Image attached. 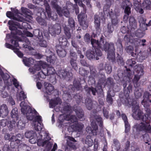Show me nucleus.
<instances>
[{
  "mask_svg": "<svg viewBox=\"0 0 151 151\" xmlns=\"http://www.w3.org/2000/svg\"><path fill=\"white\" fill-rule=\"evenodd\" d=\"M111 91L109 90L107 93L106 98L107 101L109 104H112L113 103V99L112 97H113L114 95V94H111Z\"/></svg>",
  "mask_w": 151,
  "mask_h": 151,
  "instance_id": "nucleus-45",
  "label": "nucleus"
},
{
  "mask_svg": "<svg viewBox=\"0 0 151 151\" xmlns=\"http://www.w3.org/2000/svg\"><path fill=\"white\" fill-rule=\"evenodd\" d=\"M84 89L86 90L88 93L89 94L90 92L91 91L93 94L94 95H95L96 92H98L95 88H90L87 87V86H85L84 88Z\"/></svg>",
  "mask_w": 151,
  "mask_h": 151,
  "instance_id": "nucleus-48",
  "label": "nucleus"
},
{
  "mask_svg": "<svg viewBox=\"0 0 151 151\" xmlns=\"http://www.w3.org/2000/svg\"><path fill=\"white\" fill-rule=\"evenodd\" d=\"M35 60L31 58H28L26 57H24L23 59V61L24 65L28 67H29L31 64H34Z\"/></svg>",
  "mask_w": 151,
  "mask_h": 151,
  "instance_id": "nucleus-40",
  "label": "nucleus"
},
{
  "mask_svg": "<svg viewBox=\"0 0 151 151\" xmlns=\"http://www.w3.org/2000/svg\"><path fill=\"white\" fill-rule=\"evenodd\" d=\"M2 76L5 86L8 90L12 89L13 85L17 89L16 95L17 101H21L26 98V96L22 91L21 85L17 79L14 78H11L8 74H5Z\"/></svg>",
  "mask_w": 151,
  "mask_h": 151,
  "instance_id": "nucleus-7",
  "label": "nucleus"
},
{
  "mask_svg": "<svg viewBox=\"0 0 151 151\" xmlns=\"http://www.w3.org/2000/svg\"><path fill=\"white\" fill-rule=\"evenodd\" d=\"M49 31L52 36H55L56 35H59L60 33L61 27L57 24H50L49 26Z\"/></svg>",
  "mask_w": 151,
  "mask_h": 151,
  "instance_id": "nucleus-22",
  "label": "nucleus"
},
{
  "mask_svg": "<svg viewBox=\"0 0 151 151\" xmlns=\"http://www.w3.org/2000/svg\"><path fill=\"white\" fill-rule=\"evenodd\" d=\"M133 36L131 35L130 36L129 34L125 36L124 37V40H125L127 41V42H130L131 43H134V45H135V55H137V57L139 58V59L141 61L142 60H144L146 58V57L144 56H140V53L137 54V50L138 47L139 46H144L146 45L145 43L146 42V40L145 39H142V40L140 39H136L134 40V41H133Z\"/></svg>",
  "mask_w": 151,
  "mask_h": 151,
  "instance_id": "nucleus-9",
  "label": "nucleus"
},
{
  "mask_svg": "<svg viewBox=\"0 0 151 151\" xmlns=\"http://www.w3.org/2000/svg\"><path fill=\"white\" fill-rule=\"evenodd\" d=\"M91 42L95 50H99L98 48H101L105 51H108L107 58L112 62L115 61V54L114 52L115 49L112 43H108L104 37H102L99 42L98 40L94 39H91Z\"/></svg>",
  "mask_w": 151,
  "mask_h": 151,
  "instance_id": "nucleus-6",
  "label": "nucleus"
},
{
  "mask_svg": "<svg viewBox=\"0 0 151 151\" xmlns=\"http://www.w3.org/2000/svg\"><path fill=\"white\" fill-rule=\"evenodd\" d=\"M114 144L113 146V148L116 150H120V145L118 141L116 139H114Z\"/></svg>",
  "mask_w": 151,
  "mask_h": 151,
  "instance_id": "nucleus-51",
  "label": "nucleus"
},
{
  "mask_svg": "<svg viewBox=\"0 0 151 151\" xmlns=\"http://www.w3.org/2000/svg\"><path fill=\"white\" fill-rule=\"evenodd\" d=\"M36 20L38 23L41 25H45L46 24L45 20L41 17H38L36 18Z\"/></svg>",
  "mask_w": 151,
  "mask_h": 151,
  "instance_id": "nucleus-59",
  "label": "nucleus"
},
{
  "mask_svg": "<svg viewBox=\"0 0 151 151\" xmlns=\"http://www.w3.org/2000/svg\"><path fill=\"white\" fill-rule=\"evenodd\" d=\"M44 147L45 148V149L44 151H55L57 148V145L56 143H55L52 149L51 150V149L52 147L49 149L47 147L46 148V147Z\"/></svg>",
  "mask_w": 151,
  "mask_h": 151,
  "instance_id": "nucleus-64",
  "label": "nucleus"
},
{
  "mask_svg": "<svg viewBox=\"0 0 151 151\" xmlns=\"http://www.w3.org/2000/svg\"><path fill=\"white\" fill-rule=\"evenodd\" d=\"M37 64L33 67L29 68V71L32 74H34L37 71L41 70L42 68L43 69H45L47 66V64L46 62L42 61H38Z\"/></svg>",
  "mask_w": 151,
  "mask_h": 151,
  "instance_id": "nucleus-19",
  "label": "nucleus"
},
{
  "mask_svg": "<svg viewBox=\"0 0 151 151\" xmlns=\"http://www.w3.org/2000/svg\"><path fill=\"white\" fill-rule=\"evenodd\" d=\"M74 87L72 85H70L68 87V90L63 91V98L65 99L69 100L71 98V96L70 93L73 92L74 90L76 89L77 90H82V88L79 81L75 80L73 82Z\"/></svg>",
  "mask_w": 151,
  "mask_h": 151,
  "instance_id": "nucleus-13",
  "label": "nucleus"
},
{
  "mask_svg": "<svg viewBox=\"0 0 151 151\" xmlns=\"http://www.w3.org/2000/svg\"><path fill=\"white\" fill-rule=\"evenodd\" d=\"M45 55L47 56L46 60L48 63L53 64L57 61L56 57L52 52L49 50H46Z\"/></svg>",
  "mask_w": 151,
  "mask_h": 151,
  "instance_id": "nucleus-25",
  "label": "nucleus"
},
{
  "mask_svg": "<svg viewBox=\"0 0 151 151\" xmlns=\"http://www.w3.org/2000/svg\"><path fill=\"white\" fill-rule=\"evenodd\" d=\"M28 7L30 9H34L35 11H37V10H39V12H40V14H43L45 15L46 18H47L48 17L46 14V12L44 11V9L42 8H37L35 6L30 4H28Z\"/></svg>",
  "mask_w": 151,
  "mask_h": 151,
  "instance_id": "nucleus-36",
  "label": "nucleus"
},
{
  "mask_svg": "<svg viewBox=\"0 0 151 151\" xmlns=\"http://www.w3.org/2000/svg\"><path fill=\"white\" fill-rule=\"evenodd\" d=\"M32 138L29 139V142L31 144H35L37 142V145L39 146L46 147V148H50L52 147L53 143L50 140H47L45 138L46 137L42 135H40L39 133L36 134L35 136L32 137Z\"/></svg>",
  "mask_w": 151,
  "mask_h": 151,
  "instance_id": "nucleus-8",
  "label": "nucleus"
},
{
  "mask_svg": "<svg viewBox=\"0 0 151 151\" xmlns=\"http://www.w3.org/2000/svg\"><path fill=\"white\" fill-rule=\"evenodd\" d=\"M3 151H17V150L14 148H11L9 145H4L3 149Z\"/></svg>",
  "mask_w": 151,
  "mask_h": 151,
  "instance_id": "nucleus-56",
  "label": "nucleus"
},
{
  "mask_svg": "<svg viewBox=\"0 0 151 151\" xmlns=\"http://www.w3.org/2000/svg\"><path fill=\"white\" fill-rule=\"evenodd\" d=\"M8 112V107L6 105L3 104L0 106V116L2 117L6 116Z\"/></svg>",
  "mask_w": 151,
  "mask_h": 151,
  "instance_id": "nucleus-30",
  "label": "nucleus"
},
{
  "mask_svg": "<svg viewBox=\"0 0 151 151\" xmlns=\"http://www.w3.org/2000/svg\"><path fill=\"white\" fill-rule=\"evenodd\" d=\"M29 147V146H27L26 145L24 144H21L18 146V151H21V149H22L24 150H28Z\"/></svg>",
  "mask_w": 151,
  "mask_h": 151,
  "instance_id": "nucleus-54",
  "label": "nucleus"
},
{
  "mask_svg": "<svg viewBox=\"0 0 151 151\" xmlns=\"http://www.w3.org/2000/svg\"><path fill=\"white\" fill-rule=\"evenodd\" d=\"M18 10H16L14 13H16V14L14 16V14L11 12L8 11L7 12L6 15L7 17L10 19H14L18 21H23V18L20 17V15L18 14Z\"/></svg>",
  "mask_w": 151,
  "mask_h": 151,
  "instance_id": "nucleus-27",
  "label": "nucleus"
},
{
  "mask_svg": "<svg viewBox=\"0 0 151 151\" xmlns=\"http://www.w3.org/2000/svg\"><path fill=\"white\" fill-rule=\"evenodd\" d=\"M134 92V95L135 97L137 98H138L141 97L142 94V90L140 89H136Z\"/></svg>",
  "mask_w": 151,
  "mask_h": 151,
  "instance_id": "nucleus-61",
  "label": "nucleus"
},
{
  "mask_svg": "<svg viewBox=\"0 0 151 151\" xmlns=\"http://www.w3.org/2000/svg\"><path fill=\"white\" fill-rule=\"evenodd\" d=\"M22 113L26 115L28 120H32V124L34 129L39 133L40 135L46 137L47 140H50L51 138L49 133L44 131V129L42 123L41 116L38 115V113L35 109H32L24 101H22L20 104Z\"/></svg>",
  "mask_w": 151,
  "mask_h": 151,
  "instance_id": "nucleus-2",
  "label": "nucleus"
},
{
  "mask_svg": "<svg viewBox=\"0 0 151 151\" xmlns=\"http://www.w3.org/2000/svg\"><path fill=\"white\" fill-rule=\"evenodd\" d=\"M113 2L114 0H107V5L104 6L103 11L105 15L109 16L111 18L112 25L116 26L118 23V20L117 17L118 15L115 14L112 9L111 11L109 9L110 6Z\"/></svg>",
  "mask_w": 151,
  "mask_h": 151,
  "instance_id": "nucleus-10",
  "label": "nucleus"
},
{
  "mask_svg": "<svg viewBox=\"0 0 151 151\" xmlns=\"http://www.w3.org/2000/svg\"><path fill=\"white\" fill-rule=\"evenodd\" d=\"M117 46V52L118 56L117 57V59L119 64L121 65H124V62L123 58L121 57L120 55H121L123 52V49L121 42L120 39L118 40L116 43Z\"/></svg>",
  "mask_w": 151,
  "mask_h": 151,
  "instance_id": "nucleus-21",
  "label": "nucleus"
},
{
  "mask_svg": "<svg viewBox=\"0 0 151 151\" xmlns=\"http://www.w3.org/2000/svg\"><path fill=\"white\" fill-rule=\"evenodd\" d=\"M44 71L42 70L38 72L37 75H35L33 76V78L35 81H37L40 80L41 78L44 79L46 78L47 74L52 75L55 73L54 69L52 67L47 68V70Z\"/></svg>",
  "mask_w": 151,
  "mask_h": 151,
  "instance_id": "nucleus-16",
  "label": "nucleus"
},
{
  "mask_svg": "<svg viewBox=\"0 0 151 151\" xmlns=\"http://www.w3.org/2000/svg\"><path fill=\"white\" fill-rule=\"evenodd\" d=\"M94 26L97 31H99L100 25V19L104 21L105 19L102 13L99 15H96L94 17Z\"/></svg>",
  "mask_w": 151,
  "mask_h": 151,
  "instance_id": "nucleus-26",
  "label": "nucleus"
},
{
  "mask_svg": "<svg viewBox=\"0 0 151 151\" xmlns=\"http://www.w3.org/2000/svg\"><path fill=\"white\" fill-rule=\"evenodd\" d=\"M68 22L69 25L72 30H73V29H74L75 24L73 19L71 18H69L68 20Z\"/></svg>",
  "mask_w": 151,
  "mask_h": 151,
  "instance_id": "nucleus-57",
  "label": "nucleus"
},
{
  "mask_svg": "<svg viewBox=\"0 0 151 151\" xmlns=\"http://www.w3.org/2000/svg\"><path fill=\"white\" fill-rule=\"evenodd\" d=\"M77 115L78 118L81 119V120H84L85 119L84 116V114L83 110L79 107H74L73 109Z\"/></svg>",
  "mask_w": 151,
  "mask_h": 151,
  "instance_id": "nucleus-33",
  "label": "nucleus"
},
{
  "mask_svg": "<svg viewBox=\"0 0 151 151\" xmlns=\"http://www.w3.org/2000/svg\"><path fill=\"white\" fill-rule=\"evenodd\" d=\"M64 30V33L68 39H69L71 37V34L70 32V29L65 25L63 26Z\"/></svg>",
  "mask_w": 151,
  "mask_h": 151,
  "instance_id": "nucleus-49",
  "label": "nucleus"
},
{
  "mask_svg": "<svg viewBox=\"0 0 151 151\" xmlns=\"http://www.w3.org/2000/svg\"><path fill=\"white\" fill-rule=\"evenodd\" d=\"M70 63L72 68L75 70H77L78 67L76 63V60H72L70 61Z\"/></svg>",
  "mask_w": 151,
  "mask_h": 151,
  "instance_id": "nucleus-60",
  "label": "nucleus"
},
{
  "mask_svg": "<svg viewBox=\"0 0 151 151\" xmlns=\"http://www.w3.org/2000/svg\"><path fill=\"white\" fill-rule=\"evenodd\" d=\"M141 139H142L145 142V143H148L150 141V139L148 134H145L141 137Z\"/></svg>",
  "mask_w": 151,
  "mask_h": 151,
  "instance_id": "nucleus-53",
  "label": "nucleus"
},
{
  "mask_svg": "<svg viewBox=\"0 0 151 151\" xmlns=\"http://www.w3.org/2000/svg\"><path fill=\"white\" fill-rule=\"evenodd\" d=\"M95 53L93 49H89L86 52V55L87 58L90 60L96 58V60L99 59L98 57H101L102 55V53L99 50H95Z\"/></svg>",
  "mask_w": 151,
  "mask_h": 151,
  "instance_id": "nucleus-20",
  "label": "nucleus"
},
{
  "mask_svg": "<svg viewBox=\"0 0 151 151\" xmlns=\"http://www.w3.org/2000/svg\"><path fill=\"white\" fill-rule=\"evenodd\" d=\"M58 40L60 45L62 46H66L68 44L67 39L63 36L60 37Z\"/></svg>",
  "mask_w": 151,
  "mask_h": 151,
  "instance_id": "nucleus-43",
  "label": "nucleus"
},
{
  "mask_svg": "<svg viewBox=\"0 0 151 151\" xmlns=\"http://www.w3.org/2000/svg\"><path fill=\"white\" fill-rule=\"evenodd\" d=\"M65 138L66 139L67 144L69 147L73 149H76V145L75 142H76V141L73 137L65 135Z\"/></svg>",
  "mask_w": 151,
  "mask_h": 151,
  "instance_id": "nucleus-28",
  "label": "nucleus"
},
{
  "mask_svg": "<svg viewBox=\"0 0 151 151\" xmlns=\"http://www.w3.org/2000/svg\"><path fill=\"white\" fill-rule=\"evenodd\" d=\"M39 44L40 46L44 47H46L47 46V41L43 40L40 41Z\"/></svg>",
  "mask_w": 151,
  "mask_h": 151,
  "instance_id": "nucleus-62",
  "label": "nucleus"
},
{
  "mask_svg": "<svg viewBox=\"0 0 151 151\" xmlns=\"http://www.w3.org/2000/svg\"><path fill=\"white\" fill-rule=\"evenodd\" d=\"M11 124V125L13 124V122L12 121H10L9 122L8 121L7 119H4L1 120L0 121V127H5L6 125L8 127V124ZM9 128V127H8Z\"/></svg>",
  "mask_w": 151,
  "mask_h": 151,
  "instance_id": "nucleus-46",
  "label": "nucleus"
},
{
  "mask_svg": "<svg viewBox=\"0 0 151 151\" xmlns=\"http://www.w3.org/2000/svg\"><path fill=\"white\" fill-rule=\"evenodd\" d=\"M144 68L143 65L141 64L136 65L134 67V77L132 81L134 84V86L136 88L139 86L138 81L144 74Z\"/></svg>",
  "mask_w": 151,
  "mask_h": 151,
  "instance_id": "nucleus-12",
  "label": "nucleus"
},
{
  "mask_svg": "<svg viewBox=\"0 0 151 151\" xmlns=\"http://www.w3.org/2000/svg\"><path fill=\"white\" fill-rule=\"evenodd\" d=\"M20 17L23 18V21H20V22H23L22 24L20 23L17 22H14L12 20H9L8 22V24L9 25V28L10 30L12 31H14L15 34L16 35H21L22 36L23 35L27 37H33V35L31 32L25 30L23 32L24 34L22 32L19 30L17 29V28L23 29H30L31 27L29 24L27 22H24L26 21L28 22H30V21L32 19V17L30 15H27L25 18H23L22 17L20 16ZM14 33L13 32H12V34Z\"/></svg>",
  "mask_w": 151,
  "mask_h": 151,
  "instance_id": "nucleus-4",
  "label": "nucleus"
},
{
  "mask_svg": "<svg viewBox=\"0 0 151 151\" xmlns=\"http://www.w3.org/2000/svg\"><path fill=\"white\" fill-rule=\"evenodd\" d=\"M24 45V48H27L29 51V53L32 55H36V58L38 59H40L42 57V55L39 53L36 54V51L32 47L29 46L27 45Z\"/></svg>",
  "mask_w": 151,
  "mask_h": 151,
  "instance_id": "nucleus-29",
  "label": "nucleus"
},
{
  "mask_svg": "<svg viewBox=\"0 0 151 151\" xmlns=\"http://www.w3.org/2000/svg\"><path fill=\"white\" fill-rule=\"evenodd\" d=\"M42 1V0H33V3L35 4H39ZM50 0H45L44 5L45 7L46 10L45 12L49 19L56 20L57 19V15L56 14L54 15L53 13H51L50 6L48 3V2Z\"/></svg>",
  "mask_w": 151,
  "mask_h": 151,
  "instance_id": "nucleus-15",
  "label": "nucleus"
},
{
  "mask_svg": "<svg viewBox=\"0 0 151 151\" xmlns=\"http://www.w3.org/2000/svg\"><path fill=\"white\" fill-rule=\"evenodd\" d=\"M142 104L145 107V110L147 113L144 115L139 109V104L136 101H133L132 103V116L135 119H141L145 122L136 124L133 128L135 129L137 132L142 131L151 134V126L150 124L151 120L150 114H151V110L149 108V106L151 104V95L148 92L144 93Z\"/></svg>",
  "mask_w": 151,
  "mask_h": 151,
  "instance_id": "nucleus-1",
  "label": "nucleus"
},
{
  "mask_svg": "<svg viewBox=\"0 0 151 151\" xmlns=\"http://www.w3.org/2000/svg\"><path fill=\"white\" fill-rule=\"evenodd\" d=\"M150 0H144L142 4V7L145 9H151Z\"/></svg>",
  "mask_w": 151,
  "mask_h": 151,
  "instance_id": "nucleus-44",
  "label": "nucleus"
},
{
  "mask_svg": "<svg viewBox=\"0 0 151 151\" xmlns=\"http://www.w3.org/2000/svg\"><path fill=\"white\" fill-rule=\"evenodd\" d=\"M129 21V29L130 28L132 30L135 29L136 27L137 24L134 18L132 17H130Z\"/></svg>",
  "mask_w": 151,
  "mask_h": 151,
  "instance_id": "nucleus-41",
  "label": "nucleus"
},
{
  "mask_svg": "<svg viewBox=\"0 0 151 151\" xmlns=\"http://www.w3.org/2000/svg\"><path fill=\"white\" fill-rule=\"evenodd\" d=\"M133 75L131 76V78H130V80L128 81L127 80V81H124L122 80V83H124L125 81V83H124L123 84V86L124 87V96L122 98L121 96L120 95H119V97L120 98V99L122 102L125 106H129L130 105V103L129 101V100H130L129 98V93L132 91V87L129 86L127 88V91H126V87L127 85V82H129L131 81V80L132 79L133 77Z\"/></svg>",
  "mask_w": 151,
  "mask_h": 151,
  "instance_id": "nucleus-11",
  "label": "nucleus"
},
{
  "mask_svg": "<svg viewBox=\"0 0 151 151\" xmlns=\"http://www.w3.org/2000/svg\"><path fill=\"white\" fill-rule=\"evenodd\" d=\"M99 81L98 82V87L100 91H102V86H105L106 84H111L112 83V79L110 78H108L106 81L104 73H101L98 75Z\"/></svg>",
  "mask_w": 151,
  "mask_h": 151,
  "instance_id": "nucleus-17",
  "label": "nucleus"
},
{
  "mask_svg": "<svg viewBox=\"0 0 151 151\" xmlns=\"http://www.w3.org/2000/svg\"><path fill=\"white\" fill-rule=\"evenodd\" d=\"M79 73L82 76L85 77L89 73L88 70H86L84 68H81L79 69Z\"/></svg>",
  "mask_w": 151,
  "mask_h": 151,
  "instance_id": "nucleus-52",
  "label": "nucleus"
},
{
  "mask_svg": "<svg viewBox=\"0 0 151 151\" xmlns=\"http://www.w3.org/2000/svg\"><path fill=\"white\" fill-rule=\"evenodd\" d=\"M126 63L129 66V68L127 69V71L129 73H131V69L132 68L133 65L136 63V62L134 59H129L127 60Z\"/></svg>",
  "mask_w": 151,
  "mask_h": 151,
  "instance_id": "nucleus-42",
  "label": "nucleus"
},
{
  "mask_svg": "<svg viewBox=\"0 0 151 151\" xmlns=\"http://www.w3.org/2000/svg\"><path fill=\"white\" fill-rule=\"evenodd\" d=\"M65 114H60L58 118V120L63 127L61 123L64 122L65 126H70L73 131L80 132L83 127V125L77 122L78 119L74 115H71L72 112L71 108L68 104H66L63 108Z\"/></svg>",
  "mask_w": 151,
  "mask_h": 151,
  "instance_id": "nucleus-3",
  "label": "nucleus"
},
{
  "mask_svg": "<svg viewBox=\"0 0 151 151\" xmlns=\"http://www.w3.org/2000/svg\"><path fill=\"white\" fill-rule=\"evenodd\" d=\"M94 71H92L91 70V76L90 77L89 79L88 80V81L89 82L90 81H91V79L92 80L93 83H93H95V78H97V75L96 74V73L95 71V70H94Z\"/></svg>",
  "mask_w": 151,
  "mask_h": 151,
  "instance_id": "nucleus-50",
  "label": "nucleus"
},
{
  "mask_svg": "<svg viewBox=\"0 0 151 151\" xmlns=\"http://www.w3.org/2000/svg\"><path fill=\"white\" fill-rule=\"evenodd\" d=\"M134 7L136 11L141 14L144 12L143 9L141 8L140 3L136 0L134 1Z\"/></svg>",
  "mask_w": 151,
  "mask_h": 151,
  "instance_id": "nucleus-37",
  "label": "nucleus"
},
{
  "mask_svg": "<svg viewBox=\"0 0 151 151\" xmlns=\"http://www.w3.org/2000/svg\"><path fill=\"white\" fill-rule=\"evenodd\" d=\"M36 134V133L34 132L32 130H28L25 132V136L27 138H30L31 137L35 136V135Z\"/></svg>",
  "mask_w": 151,
  "mask_h": 151,
  "instance_id": "nucleus-47",
  "label": "nucleus"
},
{
  "mask_svg": "<svg viewBox=\"0 0 151 151\" xmlns=\"http://www.w3.org/2000/svg\"><path fill=\"white\" fill-rule=\"evenodd\" d=\"M61 102V100L59 98H57L54 99H52L49 102L50 107L51 108L55 107L56 106L60 104Z\"/></svg>",
  "mask_w": 151,
  "mask_h": 151,
  "instance_id": "nucleus-35",
  "label": "nucleus"
},
{
  "mask_svg": "<svg viewBox=\"0 0 151 151\" xmlns=\"http://www.w3.org/2000/svg\"><path fill=\"white\" fill-rule=\"evenodd\" d=\"M86 105L87 109L90 110L94 107L97 104L95 101H93L91 99L88 98L86 100Z\"/></svg>",
  "mask_w": 151,
  "mask_h": 151,
  "instance_id": "nucleus-32",
  "label": "nucleus"
},
{
  "mask_svg": "<svg viewBox=\"0 0 151 151\" xmlns=\"http://www.w3.org/2000/svg\"><path fill=\"white\" fill-rule=\"evenodd\" d=\"M6 41L8 42L9 41H11V43L14 45H13L6 42L5 44V46L7 48L11 49L14 51L16 47H19L18 41L19 39L15 34L10 35L9 34H7L5 39Z\"/></svg>",
  "mask_w": 151,
  "mask_h": 151,
  "instance_id": "nucleus-14",
  "label": "nucleus"
},
{
  "mask_svg": "<svg viewBox=\"0 0 151 151\" xmlns=\"http://www.w3.org/2000/svg\"><path fill=\"white\" fill-rule=\"evenodd\" d=\"M11 116L12 118V122L13 124L11 125V124H8V127L10 130H12L14 127L15 126V121H17L18 118V109L17 108H15L13 109L11 113Z\"/></svg>",
  "mask_w": 151,
  "mask_h": 151,
  "instance_id": "nucleus-23",
  "label": "nucleus"
},
{
  "mask_svg": "<svg viewBox=\"0 0 151 151\" xmlns=\"http://www.w3.org/2000/svg\"><path fill=\"white\" fill-rule=\"evenodd\" d=\"M44 86L45 89L44 92L45 94H47L50 95L54 89V87L52 84L46 82H45Z\"/></svg>",
  "mask_w": 151,
  "mask_h": 151,
  "instance_id": "nucleus-31",
  "label": "nucleus"
},
{
  "mask_svg": "<svg viewBox=\"0 0 151 151\" xmlns=\"http://www.w3.org/2000/svg\"><path fill=\"white\" fill-rule=\"evenodd\" d=\"M70 60H76L77 59V55L76 52L71 51H70Z\"/></svg>",
  "mask_w": 151,
  "mask_h": 151,
  "instance_id": "nucleus-63",
  "label": "nucleus"
},
{
  "mask_svg": "<svg viewBox=\"0 0 151 151\" xmlns=\"http://www.w3.org/2000/svg\"><path fill=\"white\" fill-rule=\"evenodd\" d=\"M132 75L133 74L132 73H129L127 70L126 71H124L123 70H119L118 72V77L114 76V77L116 80H118L119 79L121 81L123 80L127 81V80L130 81V78Z\"/></svg>",
  "mask_w": 151,
  "mask_h": 151,
  "instance_id": "nucleus-18",
  "label": "nucleus"
},
{
  "mask_svg": "<svg viewBox=\"0 0 151 151\" xmlns=\"http://www.w3.org/2000/svg\"><path fill=\"white\" fill-rule=\"evenodd\" d=\"M129 27L128 26V30H127L124 26H123L121 29V32L123 33H127L128 34L130 33V32L132 33V32L133 31V30L131 29L130 28L129 29Z\"/></svg>",
  "mask_w": 151,
  "mask_h": 151,
  "instance_id": "nucleus-55",
  "label": "nucleus"
},
{
  "mask_svg": "<svg viewBox=\"0 0 151 151\" xmlns=\"http://www.w3.org/2000/svg\"><path fill=\"white\" fill-rule=\"evenodd\" d=\"M121 117L124 123L125 132H127L129 130L130 127V125L128 121L126 115L123 114H122Z\"/></svg>",
  "mask_w": 151,
  "mask_h": 151,
  "instance_id": "nucleus-34",
  "label": "nucleus"
},
{
  "mask_svg": "<svg viewBox=\"0 0 151 151\" xmlns=\"http://www.w3.org/2000/svg\"><path fill=\"white\" fill-rule=\"evenodd\" d=\"M91 121L92 119L93 118V120L91 122V127L88 126L86 128L87 132L90 135L87 136L86 139V144L88 147H91L93 145V140L91 136L92 135H96L98 132V126L96 122H97L100 127H102L103 125L102 118L100 116L93 112L91 113Z\"/></svg>",
  "mask_w": 151,
  "mask_h": 151,
  "instance_id": "nucleus-5",
  "label": "nucleus"
},
{
  "mask_svg": "<svg viewBox=\"0 0 151 151\" xmlns=\"http://www.w3.org/2000/svg\"><path fill=\"white\" fill-rule=\"evenodd\" d=\"M57 52L60 57H64L66 55L65 51L63 49L61 46H58L56 47Z\"/></svg>",
  "mask_w": 151,
  "mask_h": 151,
  "instance_id": "nucleus-38",
  "label": "nucleus"
},
{
  "mask_svg": "<svg viewBox=\"0 0 151 151\" xmlns=\"http://www.w3.org/2000/svg\"><path fill=\"white\" fill-rule=\"evenodd\" d=\"M74 98L76 99V103L78 104H80L81 102L83 103L82 97L80 94H76L74 96Z\"/></svg>",
  "mask_w": 151,
  "mask_h": 151,
  "instance_id": "nucleus-58",
  "label": "nucleus"
},
{
  "mask_svg": "<svg viewBox=\"0 0 151 151\" xmlns=\"http://www.w3.org/2000/svg\"><path fill=\"white\" fill-rule=\"evenodd\" d=\"M22 118H21L20 120L18 121L17 124H16L15 122V125L14 127L16 125H17L18 128L19 129H23L24 128L25 126V121H26V119L25 118V119H23V120H22Z\"/></svg>",
  "mask_w": 151,
  "mask_h": 151,
  "instance_id": "nucleus-39",
  "label": "nucleus"
},
{
  "mask_svg": "<svg viewBox=\"0 0 151 151\" xmlns=\"http://www.w3.org/2000/svg\"><path fill=\"white\" fill-rule=\"evenodd\" d=\"M57 75L61 78H63L68 81L72 78V73L68 72L64 69H61L57 72Z\"/></svg>",
  "mask_w": 151,
  "mask_h": 151,
  "instance_id": "nucleus-24",
  "label": "nucleus"
}]
</instances>
